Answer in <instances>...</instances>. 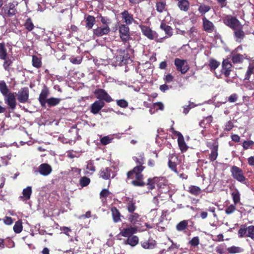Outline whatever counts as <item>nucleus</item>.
Listing matches in <instances>:
<instances>
[{
    "label": "nucleus",
    "mask_w": 254,
    "mask_h": 254,
    "mask_svg": "<svg viewBox=\"0 0 254 254\" xmlns=\"http://www.w3.org/2000/svg\"><path fill=\"white\" fill-rule=\"evenodd\" d=\"M223 22L234 30H238L242 28V25L238 19L230 15H227L223 19Z\"/></svg>",
    "instance_id": "1"
},
{
    "label": "nucleus",
    "mask_w": 254,
    "mask_h": 254,
    "mask_svg": "<svg viewBox=\"0 0 254 254\" xmlns=\"http://www.w3.org/2000/svg\"><path fill=\"white\" fill-rule=\"evenodd\" d=\"M144 168V167L142 166L137 165L132 171L128 172L127 174V182L129 183L132 180L142 179L143 175L141 172Z\"/></svg>",
    "instance_id": "2"
},
{
    "label": "nucleus",
    "mask_w": 254,
    "mask_h": 254,
    "mask_svg": "<svg viewBox=\"0 0 254 254\" xmlns=\"http://www.w3.org/2000/svg\"><path fill=\"white\" fill-rule=\"evenodd\" d=\"M97 18H100L102 24L101 27L100 32H110V26L112 23V20L108 16H103L101 13H98Z\"/></svg>",
    "instance_id": "3"
},
{
    "label": "nucleus",
    "mask_w": 254,
    "mask_h": 254,
    "mask_svg": "<svg viewBox=\"0 0 254 254\" xmlns=\"http://www.w3.org/2000/svg\"><path fill=\"white\" fill-rule=\"evenodd\" d=\"M232 176L237 181L243 183L246 181V178L242 169L236 166H233L231 169Z\"/></svg>",
    "instance_id": "4"
},
{
    "label": "nucleus",
    "mask_w": 254,
    "mask_h": 254,
    "mask_svg": "<svg viewBox=\"0 0 254 254\" xmlns=\"http://www.w3.org/2000/svg\"><path fill=\"white\" fill-rule=\"evenodd\" d=\"M4 96L5 103L11 110H14L16 105V93L10 92Z\"/></svg>",
    "instance_id": "5"
},
{
    "label": "nucleus",
    "mask_w": 254,
    "mask_h": 254,
    "mask_svg": "<svg viewBox=\"0 0 254 254\" xmlns=\"http://www.w3.org/2000/svg\"><path fill=\"white\" fill-rule=\"evenodd\" d=\"M174 64L177 70L180 71L182 74L186 73L189 69V66L186 60L177 58L175 60Z\"/></svg>",
    "instance_id": "6"
},
{
    "label": "nucleus",
    "mask_w": 254,
    "mask_h": 254,
    "mask_svg": "<svg viewBox=\"0 0 254 254\" xmlns=\"http://www.w3.org/2000/svg\"><path fill=\"white\" fill-rule=\"evenodd\" d=\"M17 99L22 103H26L28 101L29 98V90L27 87L21 88L17 93Z\"/></svg>",
    "instance_id": "7"
},
{
    "label": "nucleus",
    "mask_w": 254,
    "mask_h": 254,
    "mask_svg": "<svg viewBox=\"0 0 254 254\" xmlns=\"http://www.w3.org/2000/svg\"><path fill=\"white\" fill-rule=\"evenodd\" d=\"M2 10L8 17L15 15L17 12L15 4L13 3H9L2 7Z\"/></svg>",
    "instance_id": "8"
},
{
    "label": "nucleus",
    "mask_w": 254,
    "mask_h": 254,
    "mask_svg": "<svg viewBox=\"0 0 254 254\" xmlns=\"http://www.w3.org/2000/svg\"><path fill=\"white\" fill-rule=\"evenodd\" d=\"M95 94L96 95V97L100 99L99 100H103L108 103L112 101V98L104 89H99L96 90Z\"/></svg>",
    "instance_id": "9"
},
{
    "label": "nucleus",
    "mask_w": 254,
    "mask_h": 254,
    "mask_svg": "<svg viewBox=\"0 0 254 254\" xmlns=\"http://www.w3.org/2000/svg\"><path fill=\"white\" fill-rule=\"evenodd\" d=\"M52 171L51 166L47 163H43L38 167V172L44 176L49 175Z\"/></svg>",
    "instance_id": "10"
},
{
    "label": "nucleus",
    "mask_w": 254,
    "mask_h": 254,
    "mask_svg": "<svg viewBox=\"0 0 254 254\" xmlns=\"http://www.w3.org/2000/svg\"><path fill=\"white\" fill-rule=\"evenodd\" d=\"M164 181L163 178L154 177L153 179L149 178L148 179L147 186L148 188L152 190L155 188V184H156L157 186L159 188H161V183L160 182Z\"/></svg>",
    "instance_id": "11"
},
{
    "label": "nucleus",
    "mask_w": 254,
    "mask_h": 254,
    "mask_svg": "<svg viewBox=\"0 0 254 254\" xmlns=\"http://www.w3.org/2000/svg\"><path fill=\"white\" fill-rule=\"evenodd\" d=\"M104 102L102 100L95 101L91 106V112L94 114H97L99 111L104 106Z\"/></svg>",
    "instance_id": "12"
},
{
    "label": "nucleus",
    "mask_w": 254,
    "mask_h": 254,
    "mask_svg": "<svg viewBox=\"0 0 254 254\" xmlns=\"http://www.w3.org/2000/svg\"><path fill=\"white\" fill-rule=\"evenodd\" d=\"M49 91L47 88L43 89L39 97V101L42 107H45Z\"/></svg>",
    "instance_id": "13"
},
{
    "label": "nucleus",
    "mask_w": 254,
    "mask_h": 254,
    "mask_svg": "<svg viewBox=\"0 0 254 254\" xmlns=\"http://www.w3.org/2000/svg\"><path fill=\"white\" fill-rule=\"evenodd\" d=\"M176 135L178 136V142L179 146L182 151H186L188 147L184 141L183 135L180 132H176Z\"/></svg>",
    "instance_id": "14"
},
{
    "label": "nucleus",
    "mask_w": 254,
    "mask_h": 254,
    "mask_svg": "<svg viewBox=\"0 0 254 254\" xmlns=\"http://www.w3.org/2000/svg\"><path fill=\"white\" fill-rule=\"evenodd\" d=\"M123 19L125 20V23L127 25L130 24L134 20L133 16L129 14L128 11L127 10H124L122 13Z\"/></svg>",
    "instance_id": "15"
},
{
    "label": "nucleus",
    "mask_w": 254,
    "mask_h": 254,
    "mask_svg": "<svg viewBox=\"0 0 254 254\" xmlns=\"http://www.w3.org/2000/svg\"><path fill=\"white\" fill-rule=\"evenodd\" d=\"M86 27L88 29H91L95 24L96 20L95 17L90 15H87L85 17Z\"/></svg>",
    "instance_id": "16"
},
{
    "label": "nucleus",
    "mask_w": 254,
    "mask_h": 254,
    "mask_svg": "<svg viewBox=\"0 0 254 254\" xmlns=\"http://www.w3.org/2000/svg\"><path fill=\"white\" fill-rule=\"evenodd\" d=\"M141 246L145 249H152L154 248L156 243L155 240L152 239H149L142 241L141 242Z\"/></svg>",
    "instance_id": "17"
},
{
    "label": "nucleus",
    "mask_w": 254,
    "mask_h": 254,
    "mask_svg": "<svg viewBox=\"0 0 254 254\" xmlns=\"http://www.w3.org/2000/svg\"><path fill=\"white\" fill-rule=\"evenodd\" d=\"M231 60L234 64L242 63L245 59V57L243 55L236 54L234 52L231 54Z\"/></svg>",
    "instance_id": "18"
},
{
    "label": "nucleus",
    "mask_w": 254,
    "mask_h": 254,
    "mask_svg": "<svg viewBox=\"0 0 254 254\" xmlns=\"http://www.w3.org/2000/svg\"><path fill=\"white\" fill-rule=\"evenodd\" d=\"M178 6L181 10L187 11L190 7V2L188 0H178Z\"/></svg>",
    "instance_id": "19"
},
{
    "label": "nucleus",
    "mask_w": 254,
    "mask_h": 254,
    "mask_svg": "<svg viewBox=\"0 0 254 254\" xmlns=\"http://www.w3.org/2000/svg\"><path fill=\"white\" fill-rule=\"evenodd\" d=\"M32 194V187H27L24 189L22 191V196H20V198L24 200H27L30 198Z\"/></svg>",
    "instance_id": "20"
},
{
    "label": "nucleus",
    "mask_w": 254,
    "mask_h": 254,
    "mask_svg": "<svg viewBox=\"0 0 254 254\" xmlns=\"http://www.w3.org/2000/svg\"><path fill=\"white\" fill-rule=\"evenodd\" d=\"M136 229L133 227H127L126 228H124L122 230L120 234L122 236L124 237H129L132 234L135 233L136 232Z\"/></svg>",
    "instance_id": "21"
},
{
    "label": "nucleus",
    "mask_w": 254,
    "mask_h": 254,
    "mask_svg": "<svg viewBox=\"0 0 254 254\" xmlns=\"http://www.w3.org/2000/svg\"><path fill=\"white\" fill-rule=\"evenodd\" d=\"M166 6L165 0L157 1L156 3V10L159 13H162L166 10Z\"/></svg>",
    "instance_id": "22"
},
{
    "label": "nucleus",
    "mask_w": 254,
    "mask_h": 254,
    "mask_svg": "<svg viewBox=\"0 0 254 254\" xmlns=\"http://www.w3.org/2000/svg\"><path fill=\"white\" fill-rule=\"evenodd\" d=\"M111 169L109 167L102 168L100 172V177L104 179H109L111 176Z\"/></svg>",
    "instance_id": "23"
},
{
    "label": "nucleus",
    "mask_w": 254,
    "mask_h": 254,
    "mask_svg": "<svg viewBox=\"0 0 254 254\" xmlns=\"http://www.w3.org/2000/svg\"><path fill=\"white\" fill-rule=\"evenodd\" d=\"M128 220L133 225H137L139 224L140 218L138 214L132 213L129 216Z\"/></svg>",
    "instance_id": "24"
},
{
    "label": "nucleus",
    "mask_w": 254,
    "mask_h": 254,
    "mask_svg": "<svg viewBox=\"0 0 254 254\" xmlns=\"http://www.w3.org/2000/svg\"><path fill=\"white\" fill-rule=\"evenodd\" d=\"M203 29L205 31H213L214 26L212 22L207 19L205 17L203 18Z\"/></svg>",
    "instance_id": "25"
},
{
    "label": "nucleus",
    "mask_w": 254,
    "mask_h": 254,
    "mask_svg": "<svg viewBox=\"0 0 254 254\" xmlns=\"http://www.w3.org/2000/svg\"><path fill=\"white\" fill-rule=\"evenodd\" d=\"M231 195L234 204H237L240 202V193L237 189L234 190L232 192Z\"/></svg>",
    "instance_id": "26"
},
{
    "label": "nucleus",
    "mask_w": 254,
    "mask_h": 254,
    "mask_svg": "<svg viewBox=\"0 0 254 254\" xmlns=\"http://www.w3.org/2000/svg\"><path fill=\"white\" fill-rule=\"evenodd\" d=\"M0 92L3 96L10 92L7 85L3 80L0 81Z\"/></svg>",
    "instance_id": "27"
},
{
    "label": "nucleus",
    "mask_w": 254,
    "mask_h": 254,
    "mask_svg": "<svg viewBox=\"0 0 254 254\" xmlns=\"http://www.w3.org/2000/svg\"><path fill=\"white\" fill-rule=\"evenodd\" d=\"M188 191L192 194L197 196L201 193V189L197 186H191L189 188Z\"/></svg>",
    "instance_id": "28"
},
{
    "label": "nucleus",
    "mask_w": 254,
    "mask_h": 254,
    "mask_svg": "<svg viewBox=\"0 0 254 254\" xmlns=\"http://www.w3.org/2000/svg\"><path fill=\"white\" fill-rule=\"evenodd\" d=\"M127 208L128 211L132 213L136 209V207L135 206V202H133L132 199L128 198L127 200Z\"/></svg>",
    "instance_id": "29"
},
{
    "label": "nucleus",
    "mask_w": 254,
    "mask_h": 254,
    "mask_svg": "<svg viewBox=\"0 0 254 254\" xmlns=\"http://www.w3.org/2000/svg\"><path fill=\"white\" fill-rule=\"evenodd\" d=\"M24 26L25 29H27L29 31L32 30L35 27L33 23L32 22L31 18L30 17L28 18L26 20V21L24 24Z\"/></svg>",
    "instance_id": "30"
},
{
    "label": "nucleus",
    "mask_w": 254,
    "mask_h": 254,
    "mask_svg": "<svg viewBox=\"0 0 254 254\" xmlns=\"http://www.w3.org/2000/svg\"><path fill=\"white\" fill-rule=\"evenodd\" d=\"M127 244L132 247L135 246L138 243V238L137 236H129L127 239Z\"/></svg>",
    "instance_id": "31"
},
{
    "label": "nucleus",
    "mask_w": 254,
    "mask_h": 254,
    "mask_svg": "<svg viewBox=\"0 0 254 254\" xmlns=\"http://www.w3.org/2000/svg\"><path fill=\"white\" fill-rule=\"evenodd\" d=\"M113 220L115 222H118L120 220V214L118 210L115 208H112L111 209Z\"/></svg>",
    "instance_id": "32"
},
{
    "label": "nucleus",
    "mask_w": 254,
    "mask_h": 254,
    "mask_svg": "<svg viewBox=\"0 0 254 254\" xmlns=\"http://www.w3.org/2000/svg\"><path fill=\"white\" fill-rule=\"evenodd\" d=\"M60 101L61 99L59 98L51 97L47 100L46 103H47L48 106L50 107L55 106L58 105L60 103Z\"/></svg>",
    "instance_id": "33"
},
{
    "label": "nucleus",
    "mask_w": 254,
    "mask_h": 254,
    "mask_svg": "<svg viewBox=\"0 0 254 254\" xmlns=\"http://www.w3.org/2000/svg\"><path fill=\"white\" fill-rule=\"evenodd\" d=\"M133 158L136 163L138 164V165L142 166V165L144 162V157L143 153H139L137 155V156L134 157Z\"/></svg>",
    "instance_id": "34"
},
{
    "label": "nucleus",
    "mask_w": 254,
    "mask_h": 254,
    "mask_svg": "<svg viewBox=\"0 0 254 254\" xmlns=\"http://www.w3.org/2000/svg\"><path fill=\"white\" fill-rule=\"evenodd\" d=\"M227 251L231 254L240 253L243 252V249L239 247L232 246L227 249Z\"/></svg>",
    "instance_id": "35"
},
{
    "label": "nucleus",
    "mask_w": 254,
    "mask_h": 254,
    "mask_svg": "<svg viewBox=\"0 0 254 254\" xmlns=\"http://www.w3.org/2000/svg\"><path fill=\"white\" fill-rule=\"evenodd\" d=\"M7 57L6 49L3 44H0V59H5Z\"/></svg>",
    "instance_id": "36"
},
{
    "label": "nucleus",
    "mask_w": 254,
    "mask_h": 254,
    "mask_svg": "<svg viewBox=\"0 0 254 254\" xmlns=\"http://www.w3.org/2000/svg\"><path fill=\"white\" fill-rule=\"evenodd\" d=\"M13 230L16 233H20L22 230V223L20 221L15 222L13 226Z\"/></svg>",
    "instance_id": "37"
},
{
    "label": "nucleus",
    "mask_w": 254,
    "mask_h": 254,
    "mask_svg": "<svg viewBox=\"0 0 254 254\" xmlns=\"http://www.w3.org/2000/svg\"><path fill=\"white\" fill-rule=\"evenodd\" d=\"M188 226V221L183 220L181 221L176 226V229L178 231H183Z\"/></svg>",
    "instance_id": "38"
},
{
    "label": "nucleus",
    "mask_w": 254,
    "mask_h": 254,
    "mask_svg": "<svg viewBox=\"0 0 254 254\" xmlns=\"http://www.w3.org/2000/svg\"><path fill=\"white\" fill-rule=\"evenodd\" d=\"M128 183L137 187H141L145 185V183L142 181V179L132 180L129 181Z\"/></svg>",
    "instance_id": "39"
},
{
    "label": "nucleus",
    "mask_w": 254,
    "mask_h": 254,
    "mask_svg": "<svg viewBox=\"0 0 254 254\" xmlns=\"http://www.w3.org/2000/svg\"><path fill=\"white\" fill-rule=\"evenodd\" d=\"M247 237H250L254 241V226H250L247 227Z\"/></svg>",
    "instance_id": "40"
},
{
    "label": "nucleus",
    "mask_w": 254,
    "mask_h": 254,
    "mask_svg": "<svg viewBox=\"0 0 254 254\" xmlns=\"http://www.w3.org/2000/svg\"><path fill=\"white\" fill-rule=\"evenodd\" d=\"M210 9L209 6L206 5L205 4L201 5L198 7V11L201 14H204L207 12Z\"/></svg>",
    "instance_id": "41"
},
{
    "label": "nucleus",
    "mask_w": 254,
    "mask_h": 254,
    "mask_svg": "<svg viewBox=\"0 0 254 254\" xmlns=\"http://www.w3.org/2000/svg\"><path fill=\"white\" fill-rule=\"evenodd\" d=\"M218 156L217 148L214 147L211 152L209 156V158L211 161H213L215 160Z\"/></svg>",
    "instance_id": "42"
},
{
    "label": "nucleus",
    "mask_w": 254,
    "mask_h": 254,
    "mask_svg": "<svg viewBox=\"0 0 254 254\" xmlns=\"http://www.w3.org/2000/svg\"><path fill=\"white\" fill-rule=\"evenodd\" d=\"M223 69L231 70L232 64L230 61L228 60H225L222 63Z\"/></svg>",
    "instance_id": "43"
},
{
    "label": "nucleus",
    "mask_w": 254,
    "mask_h": 254,
    "mask_svg": "<svg viewBox=\"0 0 254 254\" xmlns=\"http://www.w3.org/2000/svg\"><path fill=\"white\" fill-rule=\"evenodd\" d=\"M90 179L86 177H83L80 179V185L82 187H86L90 183Z\"/></svg>",
    "instance_id": "44"
},
{
    "label": "nucleus",
    "mask_w": 254,
    "mask_h": 254,
    "mask_svg": "<svg viewBox=\"0 0 254 254\" xmlns=\"http://www.w3.org/2000/svg\"><path fill=\"white\" fill-rule=\"evenodd\" d=\"M113 139V138L109 136H106L101 139L100 142L103 145H107L111 143Z\"/></svg>",
    "instance_id": "45"
},
{
    "label": "nucleus",
    "mask_w": 254,
    "mask_h": 254,
    "mask_svg": "<svg viewBox=\"0 0 254 254\" xmlns=\"http://www.w3.org/2000/svg\"><path fill=\"white\" fill-rule=\"evenodd\" d=\"M254 67H253V64H250L248 70L245 75V79H249L251 75L254 73Z\"/></svg>",
    "instance_id": "46"
},
{
    "label": "nucleus",
    "mask_w": 254,
    "mask_h": 254,
    "mask_svg": "<svg viewBox=\"0 0 254 254\" xmlns=\"http://www.w3.org/2000/svg\"><path fill=\"white\" fill-rule=\"evenodd\" d=\"M143 34L150 39H154L157 41H159L158 39L157 33H143Z\"/></svg>",
    "instance_id": "47"
},
{
    "label": "nucleus",
    "mask_w": 254,
    "mask_h": 254,
    "mask_svg": "<svg viewBox=\"0 0 254 254\" xmlns=\"http://www.w3.org/2000/svg\"><path fill=\"white\" fill-rule=\"evenodd\" d=\"M209 65L211 70H214L219 65V63L215 60H210Z\"/></svg>",
    "instance_id": "48"
},
{
    "label": "nucleus",
    "mask_w": 254,
    "mask_h": 254,
    "mask_svg": "<svg viewBox=\"0 0 254 254\" xmlns=\"http://www.w3.org/2000/svg\"><path fill=\"white\" fill-rule=\"evenodd\" d=\"M244 33H235L234 38L238 42H241L244 37Z\"/></svg>",
    "instance_id": "49"
},
{
    "label": "nucleus",
    "mask_w": 254,
    "mask_h": 254,
    "mask_svg": "<svg viewBox=\"0 0 254 254\" xmlns=\"http://www.w3.org/2000/svg\"><path fill=\"white\" fill-rule=\"evenodd\" d=\"M236 204H231L229 205L226 209L225 212L227 214H230L233 213L236 210L235 205Z\"/></svg>",
    "instance_id": "50"
},
{
    "label": "nucleus",
    "mask_w": 254,
    "mask_h": 254,
    "mask_svg": "<svg viewBox=\"0 0 254 254\" xmlns=\"http://www.w3.org/2000/svg\"><path fill=\"white\" fill-rule=\"evenodd\" d=\"M86 169L91 171L90 174H92L93 172L95 171V167L93 165V163L92 161H90L88 162L86 166Z\"/></svg>",
    "instance_id": "51"
},
{
    "label": "nucleus",
    "mask_w": 254,
    "mask_h": 254,
    "mask_svg": "<svg viewBox=\"0 0 254 254\" xmlns=\"http://www.w3.org/2000/svg\"><path fill=\"white\" fill-rule=\"evenodd\" d=\"M32 63L33 65L35 67H39L41 66V61L36 56H33L32 58Z\"/></svg>",
    "instance_id": "52"
},
{
    "label": "nucleus",
    "mask_w": 254,
    "mask_h": 254,
    "mask_svg": "<svg viewBox=\"0 0 254 254\" xmlns=\"http://www.w3.org/2000/svg\"><path fill=\"white\" fill-rule=\"evenodd\" d=\"M4 60V62L3 63V67L5 70H8V67L11 65L12 63L11 60L8 58L6 57L5 59H3Z\"/></svg>",
    "instance_id": "53"
},
{
    "label": "nucleus",
    "mask_w": 254,
    "mask_h": 254,
    "mask_svg": "<svg viewBox=\"0 0 254 254\" xmlns=\"http://www.w3.org/2000/svg\"><path fill=\"white\" fill-rule=\"evenodd\" d=\"M160 27L161 29L164 30L165 32H170V31L172 30L171 26L163 22H161Z\"/></svg>",
    "instance_id": "54"
},
{
    "label": "nucleus",
    "mask_w": 254,
    "mask_h": 254,
    "mask_svg": "<svg viewBox=\"0 0 254 254\" xmlns=\"http://www.w3.org/2000/svg\"><path fill=\"white\" fill-rule=\"evenodd\" d=\"M168 165L169 168L173 171L174 172H175L176 174H178V172L177 171L176 169V164L173 162L171 159L169 160L168 162Z\"/></svg>",
    "instance_id": "55"
},
{
    "label": "nucleus",
    "mask_w": 254,
    "mask_h": 254,
    "mask_svg": "<svg viewBox=\"0 0 254 254\" xmlns=\"http://www.w3.org/2000/svg\"><path fill=\"white\" fill-rule=\"evenodd\" d=\"M238 234L239 237L241 238L243 237H247V227L246 228L241 227L238 231Z\"/></svg>",
    "instance_id": "56"
},
{
    "label": "nucleus",
    "mask_w": 254,
    "mask_h": 254,
    "mask_svg": "<svg viewBox=\"0 0 254 254\" xmlns=\"http://www.w3.org/2000/svg\"><path fill=\"white\" fill-rule=\"evenodd\" d=\"M190 244L192 246H197L199 243V239L198 237H193L189 242Z\"/></svg>",
    "instance_id": "57"
},
{
    "label": "nucleus",
    "mask_w": 254,
    "mask_h": 254,
    "mask_svg": "<svg viewBox=\"0 0 254 254\" xmlns=\"http://www.w3.org/2000/svg\"><path fill=\"white\" fill-rule=\"evenodd\" d=\"M117 104L119 106L122 108H126L128 106L127 102L124 99L117 100Z\"/></svg>",
    "instance_id": "58"
},
{
    "label": "nucleus",
    "mask_w": 254,
    "mask_h": 254,
    "mask_svg": "<svg viewBox=\"0 0 254 254\" xmlns=\"http://www.w3.org/2000/svg\"><path fill=\"white\" fill-rule=\"evenodd\" d=\"M254 144V142L252 140L245 141L243 146L245 149H248Z\"/></svg>",
    "instance_id": "59"
},
{
    "label": "nucleus",
    "mask_w": 254,
    "mask_h": 254,
    "mask_svg": "<svg viewBox=\"0 0 254 254\" xmlns=\"http://www.w3.org/2000/svg\"><path fill=\"white\" fill-rule=\"evenodd\" d=\"M82 59L78 57L76 58H71L70 59V62L73 64H79L81 63Z\"/></svg>",
    "instance_id": "60"
},
{
    "label": "nucleus",
    "mask_w": 254,
    "mask_h": 254,
    "mask_svg": "<svg viewBox=\"0 0 254 254\" xmlns=\"http://www.w3.org/2000/svg\"><path fill=\"white\" fill-rule=\"evenodd\" d=\"M119 35L123 41L125 42L129 39V35L128 33H119Z\"/></svg>",
    "instance_id": "61"
},
{
    "label": "nucleus",
    "mask_w": 254,
    "mask_h": 254,
    "mask_svg": "<svg viewBox=\"0 0 254 254\" xmlns=\"http://www.w3.org/2000/svg\"><path fill=\"white\" fill-rule=\"evenodd\" d=\"M129 27L126 24H121L119 26V32H128Z\"/></svg>",
    "instance_id": "62"
},
{
    "label": "nucleus",
    "mask_w": 254,
    "mask_h": 254,
    "mask_svg": "<svg viewBox=\"0 0 254 254\" xmlns=\"http://www.w3.org/2000/svg\"><path fill=\"white\" fill-rule=\"evenodd\" d=\"M153 107L156 110H163L164 105L161 102L155 103L153 104Z\"/></svg>",
    "instance_id": "63"
},
{
    "label": "nucleus",
    "mask_w": 254,
    "mask_h": 254,
    "mask_svg": "<svg viewBox=\"0 0 254 254\" xmlns=\"http://www.w3.org/2000/svg\"><path fill=\"white\" fill-rule=\"evenodd\" d=\"M3 222L6 225H11L13 223V220L10 217L6 216L3 218Z\"/></svg>",
    "instance_id": "64"
}]
</instances>
